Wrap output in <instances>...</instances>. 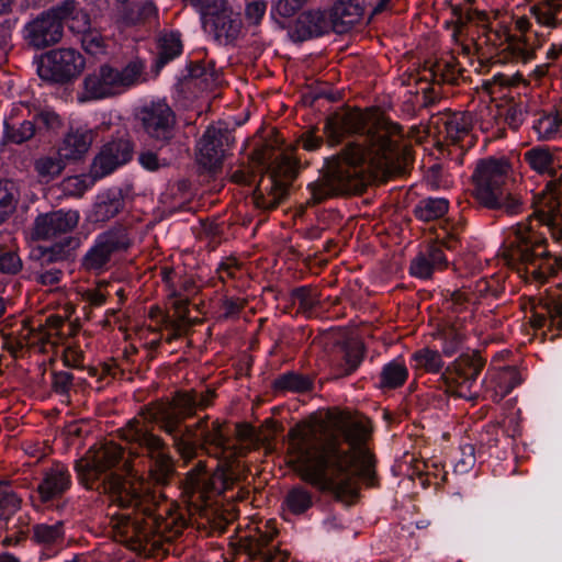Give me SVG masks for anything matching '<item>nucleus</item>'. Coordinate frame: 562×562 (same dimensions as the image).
<instances>
[{
	"label": "nucleus",
	"mask_w": 562,
	"mask_h": 562,
	"mask_svg": "<svg viewBox=\"0 0 562 562\" xmlns=\"http://www.w3.org/2000/svg\"><path fill=\"white\" fill-rule=\"evenodd\" d=\"M157 15V8L151 1L128 7L124 10L123 19L127 24L145 23Z\"/></svg>",
	"instance_id": "43"
},
{
	"label": "nucleus",
	"mask_w": 562,
	"mask_h": 562,
	"mask_svg": "<svg viewBox=\"0 0 562 562\" xmlns=\"http://www.w3.org/2000/svg\"><path fill=\"white\" fill-rule=\"evenodd\" d=\"M71 486V475L63 464H55L43 473L37 485V493L42 503L60 498Z\"/></svg>",
	"instance_id": "23"
},
{
	"label": "nucleus",
	"mask_w": 562,
	"mask_h": 562,
	"mask_svg": "<svg viewBox=\"0 0 562 562\" xmlns=\"http://www.w3.org/2000/svg\"><path fill=\"white\" fill-rule=\"evenodd\" d=\"M363 13L364 9H362V7L336 1L329 14L331 20V30L338 34L348 32L362 19Z\"/></svg>",
	"instance_id": "28"
},
{
	"label": "nucleus",
	"mask_w": 562,
	"mask_h": 562,
	"mask_svg": "<svg viewBox=\"0 0 562 562\" xmlns=\"http://www.w3.org/2000/svg\"><path fill=\"white\" fill-rule=\"evenodd\" d=\"M412 159L402 127L386 120L379 121L347 145L340 154L326 161L317 180L310 183L307 205L328 198L360 193L373 180L403 175Z\"/></svg>",
	"instance_id": "3"
},
{
	"label": "nucleus",
	"mask_w": 562,
	"mask_h": 562,
	"mask_svg": "<svg viewBox=\"0 0 562 562\" xmlns=\"http://www.w3.org/2000/svg\"><path fill=\"white\" fill-rule=\"evenodd\" d=\"M182 52L180 35L173 32L162 34L158 40L156 69H161L167 63L178 57Z\"/></svg>",
	"instance_id": "33"
},
{
	"label": "nucleus",
	"mask_w": 562,
	"mask_h": 562,
	"mask_svg": "<svg viewBox=\"0 0 562 562\" xmlns=\"http://www.w3.org/2000/svg\"><path fill=\"white\" fill-rule=\"evenodd\" d=\"M525 160L529 166L540 172H549L553 170L554 158L552 153L544 147H535L526 151L524 155Z\"/></svg>",
	"instance_id": "42"
},
{
	"label": "nucleus",
	"mask_w": 562,
	"mask_h": 562,
	"mask_svg": "<svg viewBox=\"0 0 562 562\" xmlns=\"http://www.w3.org/2000/svg\"><path fill=\"white\" fill-rule=\"evenodd\" d=\"M81 240L77 236H67L63 240L55 243L50 247L41 248L40 260L42 265H49L58 261L68 260L80 247Z\"/></svg>",
	"instance_id": "31"
},
{
	"label": "nucleus",
	"mask_w": 562,
	"mask_h": 562,
	"mask_svg": "<svg viewBox=\"0 0 562 562\" xmlns=\"http://www.w3.org/2000/svg\"><path fill=\"white\" fill-rule=\"evenodd\" d=\"M93 140L91 131L69 132L58 149V155L66 160L80 159L90 148Z\"/></svg>",
	"instance_id": "29"
},
{
	"label": "nucleus",
	"mask_w": 562,
	"mask_h": 562,
	"mask_svg": "<svg viewBox=\"0 0 562 562\" xmlns=\"http://www.w3.org/2000/svg\"><path fill=\"white\" fill-rule=\"evenodd\" d=\"M341 349L344 351V364H341V371L336 374V378L351 374L363 359V347L359 342L344 344Z\"/></svg>",
	"instance_id": "41"
},
{
	"label": "nucleus",
	"mask_w": 562,
	"mask_h": 562,
	"mask_svg": "<svg viewBox=\"0 0 562 562\" xmlns=\"http://www.w3.org/2000/svg\"><path fill=\"white\" fill-rule=\"evenodd\" d=\"M145 70V64L139 58H134L127 65L119 70L117 83L120 90L136 85Z\"/></svg>",
	"instance_id": "47"
},
{
	"label": "nucleus",
	"mask_w": 562,
	"mask_h": 562,
	"mask_svg": "<svg viewBox=\"0 0 562 562\" xmlns=\"http://www.w3.org/2000/svg\"><path fill=\"white\" fill-rule=\"evenodd\" d=\"M22 268L20 257L13 251L0 252V272L18 273Z\"/></svg>",
	"instance_id": "61"
},
{
	"label": "nucleus",
	"mask_w": 562,
	"mask_h": 562,
	"mask_svg": "<svg viewBox=\"0 0 562 562\" xmlns=\"http://www.w3.org/2000/svg\"><path fill=\"white\" fill-rule=\"evenodd\" d=\"M144 132L158 149L170 146L177 137V116L166 102H151L139 112Z\"/></svg>",
	"instance_id": "12"
},
{
	"label": "nucleus",
	"mask_w": 562,
	"mask_h": 562,
	"mask_svg": "<svg viewBox=\"0 0 562 562\" xmlns=\"http://www.w3.org/2000/svg\"><path fill=\"white\" fill-rule=\"evenodd\" d=\"M449 209V203L446 199H424L415 206V216L424 222L435 221L443 216Z\"/></svg>",
	"instance_id": "37"
},
{
	"label": "nucleus",
	"mask_w": 562,
	"mask_h": 562,
	"mask_svg": "<svg viewBox=\"0 0 562 562\" xmlns=\"http://www.w3.org/2000/svg\"><path fill=\"white\" fill-rule=\"evenodd\" d=\"M247 301L240 297H225L222 302L221 310L223 311L224 318H232L237 316L240 311L246 306Z\"/></svg>",
	"instance_id": "64"
},
{
	"label": "nucleus",
	"mask_w": 562,
	"mask_h": 562,
	"mask_svg": "<svg viewBox=\"0 0 562 562\" xmlns=\"http://www.w3.org/2000/svg\"><path fill=\"white\" fill-rule=\"evenodd\" d=\"M526 113H527V103L521 100L518 102L510 100L505 105V112H504L505 121L507 122V124L510 127H513L515 130H517L522 124Z\"/></svg>",
	"instance_id": "54"
},
{
	"label": "nucleus",
	"mask_w": 562,
	"mask_h": 562,
	"mask_svg": "<svg viewBox=\"0 0 562 562\" xmlns=\"http://www.w3.org/2000/svg\"><path fill=\"white\" fill-rule=\"evenodd\" d=\"M515 236L516 239L505 252V257L522 265L525 272L533 280L543 283L549 277L562 270V257L551 256L547 239L530 224H518Z\"/></svg>",
	"instance_id": "8"
},
{
	"label": "nucleus",
	"mask_w": 562,
	"mask_h": 562,
	"mask_svg": "<svg viewBox=\"0 0 562 562\" xmlns=\"http://www.w3.org/2000/svg\"><path fill=\"white\" fill-rule=\"evenodd\" d=\"M138 162L150 172L169 166L168 159L160 157L157 151L151 149H143L138 155Z\"/></svg>",
	"instance_id": "56"
},
{
	"label": "nucleus",
	"mask_w": 562,
	"mask_h": 562,
	"mask_svg": "<svg viewBox=\"0 0 562 562\" xmlns=\"http://www.w3.org/2000/svg\"><path fill=\"white\" fill-rule=\"evenodd\" d=\"M64 524L57 521L54 525L36 524L32 527V539L43 546L52 547L64 540Z\"/></svg>",
	"instance_id": "35"
},
{
	"label": "nucleus",
	"mask_w": 562,
	"mask_h": 562,
	"mask_svg": "<svg viewBox=\"0 0 562 562\" xmlns=\"http://www.w3.org/2000/svg\"><path fill=\"white\" fill-rule=\"evenodd\" d=\"M85 68L83 56L72 48H61L49 52L38 68L42 78L54 82H66Z\"/></svg>",
	"instance_id": "14"
},
{
	"label": "nucleus",
	"mask_w": 562,
	"mask_h": 562,
	"mask_svg": "<svg viewBox=\"0 0 562 562\" xmlns=\"http://www.w3.org/2000/svg\"><path fill=\"white\" fill-rule=\"evenodd\" d=\"M82 48L91 55H99L105 52V41L95 31H89L81 36Z\"/></svg>",
	"instance_id": "57"
},
{
	"label": "nucleus",
	"mask_w": 562,
	"mask_h": 562,
	"mask_svg": "<svg viewBox=\"0 0 562 562\" xmlns=\"http://www.w3.org/2000/svg\"><path fill=\"white\" fill-rule=\"evenodd\" d=\"M484 364V360L476 353L462 355L452 367L446 369L441 379L451 393L459 397L474 400L479 396L481 385L477 376Z\"/></svg>",
	"instance_id": "10"
},
{
	"label": "nucleus",
	"mask_w": 562,
	"mask_h": 562,
	"mask_svg": "<svg viewBox=\"0 0 562 562\" xmlns=\"http://www.w3.org/2000/svg\"><path fill=\"white\" fill-rule=\"evenodd\" d=\"M413 360L416 362L417 368L428 373H438L443 367L440 353L429 348H423L414 352Z\"/></svg>",
	"instance_id": "46"
},
{
	"label": "nucleus",
	"mask_w": 562,
	"mask_h": 562,
	"mask_svg": "<svg viewBox=\"0 0 562 562\" xmlns=\"http://www.w3.org/2000/svg\"><path fill=\"white\" fill-rule=\"evenodd\" d=\"M267 10V2L255 0L249 2L245 9L246 21L251 25H258Z\"/></svg>",
	"instance_id": "60"
},
{
	"label": "nucleus",
	"mask_w": 562,
	"mask_h": 562,
	"mask_svg": "<svg viewBox=\"0 0 562 562\" xmlns=\"http://www.w3.org/2000/svg\"><path fill=\"white\" fill-rule=\"evenodd\" d=\"M367 128V121L360 111H350L344 115L328 119L325 125L330 143H339L344 133H362Z\"/></svg>",
	"instance_id": "24"
},
{
	"label": "nucleus",
	"mask_w": 562,
	"mask_h": 562,
	"mask_svg": "<svg viewBox=\"0 0 562 562\" xmlns=\"http://www.w3.org/2000/svg\"><path fill=\"white\" fill-rule=\"evenodd\" d=\"M123 460V449L113 443L109 442L100 447L90 448L86 454L80 458L75 465L80 482L87 488H93L94 483L104 475L101 486L104 490L105 481L111 475H117L127 482H134L126 475L119 472ZM122 470L128 471L127 463L122 464Z\"/></svg>",
	"instance_id": "9"
},
{
	"label": "nucleus",
	"mask_w": 562,
	"mask_h": 562,
	"mask_svg": "<svg viewBox=\"0 0 562 562\" xmlns=\"http://www.w3.org/2000/svg\"><path fill=\"white\" fill-rule=\"evenodd\" d=\"M448 266V260L440 245H429L424 252H420L411 262L409 271L414 277L427 279Z\"/></svg>",
	"instance_id": "25"
},
{
	"label": "nucleus",
	"mask_w": 562,
	"mask_h": 562,
	"mask_svg": "<svg viewBox=\"0 0 562 562\" xmlns=\"http://www.w3.org/2000/svg\"><path fill=\"white\" fill-rule=\"evenodd\" d=\"M522 76L516 74H496L492 79L483 82L482 88L490 94L497 92V89L515 87L522 81Z\"/></svg>",
	"instance_id": "51"
},
{
	"label": "nucleus",
	"mask_w": 562,
	"mask_h": 562,
	"mask_svg": "<svg viewBox=\"0 0 562 562\" xmlns=\"http://www.w3.org/2000/svg\"><path fill=\"white\" fill-rule=\"evenodd\" d=\"M189 76L199 80L204 89H210L218 81L220 74L213 63L194 61L189 66Z\"/></svg>",
	"instance_id": "40"
},
{
	"label": "nucleus",
	"mask_w": 562,
	"mask_h": 562,
	"mask_svg": "<svg viewBox=\"0 0 562 562\" xmlns=\"http://www.w3.org/2000/svg\"><path fill=\"white\" fill-rule=\"evenodd\" d=\"M380 376L381 389H397L406 382L408 371L403 363L392 361L383 367Z\"/></svg>",
	"instance_id": "39"
},
{
	"label": "nucleus",
	"mask_w": 562,
	"mask_h": 562,
	"mask_svg": "<svg viewBox=\"0 0 562 562\" xmlns=\"http://www.w3.org/2000/svg\"><path fill=\"white\" fill-rule=\"evenodd\" d=\"M35 123L31 121H24L20 124L19 127L14 125L5 124V137L14 144H22L30 138H32L35 134Z\"/></svg>",
	"instance_id": "52"
},
{
	"label": "nucleus",
	"mask_w": 562,
	"mask_h": 562,
	"mask_svg": "<svg viewBox=\"0 0 562 562\" xmlns=\"http://www.w3.org/2000/svg\"><path fill=\"white\" fill-rule=\"evenodd\" d=\"M473 196L488 210L517 214L522 205L515 191L516 182L510 162L505 158L488 157L476 162L472 175Z\"/></svg>",
	"instance_id": "5"
},
{
	"label": "nucleus",
	"mask_w": 562,
	"mask_h": 562,
	"mask_svg": "<svg viewBox=\"0 0 562 562\" xmlns=\"http://www.w3.org/2000/svg\"><path fill=\"white\" fill-rule=\"evenodd\" d=\"M61 191L66 195L81 196L88 189L87 182L79 176L68 177L60 183Z\"/></svg>",
	"instance_id": "59"
},
{
	"label": "nucleus",
	"mask_w": 562,
	"mask_h": 562,
	"mask_svg": "<svg viewBox=\"0 0 562 562\" xmlns=\"http://www.w3.org/2000/svg\"><path fill=\"white\" fill-rule=\"evenodd\" d=\"M201 7L205 24H210L215 38L231 43L238 37L243 22L227 0H193Z\"/></svg>",
	"instance_id": "13"
},
{
	"label": "nucleus",
	"mask_w": 562,
	"mask_h": 562,
	"mask_svg": "<svg viewBox=\"0 0 562 562\" xmlns=\"http://www.w3.org/2000/svg\"><path fill=\"white\" fill-rule=\"evenodd\" d=\"M134 146L127 138H119L102 146L91 165V176L103 178L132 159Z\"/></svg>",
	"instance_id": "17"
},
{
	"label": "nucleus",
	"mask_w": 562,
	"mask_h": 562,
	"mask_svg": "<svg viewBox=\"0 0 562 562\" xmlns=\"http://www.w3.org/2000/svg\"><path fill=\"white\" fill-rule=\"evenodd\" d=\"M74 382V375L70 372H53L52 387L54 392L66 395L70 391Z\"/></svg>",
	"instance_id": "62"
},
{
	"label": "nucleus",
	"mask_w": 562,
	"mask_h": 562,
	"mask_svg": "<svg viewBox=\"0 0 562 562\" xmlns=\"http://www.w3.org/2000/svg\"><path fill=\"white\" fill-rule=\"evenodd\" d=\"M319 294L316 288L300 286L292 291L294 303L299 304V311L303 313L311 312L319 303Z\"/></svg>",
	"instance_id": "49"
},
{
	"label": "nucleus",
	"mask_w": 562,
	"mask_h": 562,
	"mask_svg": "<svg viewBox=\"0 0 562 562\" xmlns=\"http://www.w3.org/2000/svg\"><path fill=\"white\" fill-rule=\"evenodd\" d=\"M438 124H441L446 138L452 143H458L468 136L472 130L473 121L469 112H454L445 114Z\"/></svg>",
	"instance_id": "30"
},
{
	"label": "nucleus",
	"mask_w": 562,
	"mask_h": 562,
	"mask_svg": "<svg viewBox=\"0 0 562 562\" xmlns=\"http://www.w3.org/2000/svg\"><path fill=\"white\" fill-rule=\"evenodd\" d=\"M214 398L215 391L212 389L177 392L171 401L153 402L144 406L139 414L144 422L157 424L160 430L170 436L173 448L182 459L191 460L198 457L199 451H204L221 460L213 473L207 472L205 461H199L182 481V497L195 510L204 509L234 485L236 474L233 463L248 451L247 447L235 443L227 436L225 424L218 419L210 422V417L204 416L192 425L182 426L198 409L211 406Z\"/></svg>",
	"instance_id": "1"
},
{
	"label": "nucleus",
	"mask_w": 562,
	"mask_h": 562,
	"mask_svg": "<svg viewBox=\"0 0 562 562\" xmlns=\"http://www.w3.org/2000/svg\"><path fill=\"white\" fill-rule=\"evenodd\" d=\"M104 493L120 507L134 508L145 516L138 520L130 515H116L110 520L114 540L137 553H148L147 544L155 535L171 541L188 525L179 507L168 505L162 493L142 482H127L113 474L105 481Z\"/></svg>",
	"instance_id": "4"
},
{
	"label": "nucleus",
	"mask_w": 562,
	"mask_h": 562,
	"mask_svg": "<svg viewBox=\"0 0 562 562\" xmlns=\"http://www.w3.org/2000/svg\"><path fill=\"white\" fill-rule=\"evenodd\" d=\"M272 539L273 533L256 530L255 533L240 538L239 547L251 560L284 562L286 555L270 547Z\"/></svg>",
	"instance_id": "21"
},
{
	"label": "nucleus",
	"mask_w": 562,
	"mask_h": 562,
	"mask_svg": "<svg viewBox=\"0 0 562 562\" xmlns=\"http://www.w3.org/2000/svg\"><path fill=\"white\" fill-rule=\"evenodd\" d=\"M131 244L128 227L123 224L114 225L98 236L94 245L83 256L81 266L90 272L106 270L112 256L125 251Z\"/></svg>",
	"instance_id": "11"
},
{
	"label": "nucleus",
	"mask_w": 562,
	"mask_h": 562,
	"mask_svg": "<svg viewBox=\"0 0 562 562\" xmlns=\"http://www.w3.org/2000/svg\"><path fill=\"white\" fill-rule=\"evenodd\" d=\"M80 215L76 210H56L38 214L32 226L34 240H49L71 233L79 224Z\"/></svg>",
	"instance_id": "16"
},
{
	"label": "nucleus",
	"mask_w": 562,
	"mask_h": 562,
	"mask_svg": "<svg viewBox=\"0 0 562 562\" xmlns=\"http://www.w3.org/2000/svg\"><path fill=\"white\" fill-rule=\"evenodd\" d=\"M452 14L456 18V23L458 26L467 25L468 23H476L482 27H486L487 15L483 11H479L475 9L467 8L463 9L460 5L452 7Z\"/></svg>",
	"instance_id": "50"
},
{
	"label": "nucleus",
	"mask_w": 562,
	"mask_h": 562,
	"mask_svg": "<svg viewBox=\"0 0 562 562\" xmlns=\"http://www.w3.org/2000/svg\"><path fill=\"white\" fill-rule=\"evenodd\" d=\"M560 196H562V173L558 178L550 180L546 186V190L535 196V215L541 223L548 226L557 225L558 198ZM552 236L558 240H562V226L560 228L553 227Z\"/></svg>",
	"instance_id": "18"
},
{
	"label": "nucleus",
	"mask_w": 562,
	"mask_h": 562,
	"mask_svg": "<svg viewBox=\"0 0 562 562\" xmlns=\"http://www.w3.org/2000/svg\"><path fill=\"white\" fill-rule=\"evenodd\" d=\"M561 12V4L553 0H543L530 8V14L543 26L557 27L559 25L558 15Z\"/></svg>",
	"instance_id": "38"
},
{
	"label": "nucleus",
	"mask_w": 562,
	"mask_h": 562,
	"mask_svg": "<svg viewBox=\"0 0 562 562\" xmlns=\"http://www.w3.org/2000/svg\"><path fill=\"white\" fill-rule=\"evenodd\" d=\"M234 137L225 127L209 126L198 142L196 161L205 170L214 172L222 167Z\"/></svg>",
	"instance_id": "15"
},
{
	"label": "nucleus",
	"mask_w": 562,
	"mask_h": 562,
	"mask_svg": "<svg viewBox=\"0 0 562 562\" xmlns=\"http://www.w3.org/2000/svg\"><path fill=\"white\" fill-rule=\"evenodd\" d=\"M308 0H277L272 7V15L293 16Z\"/></svg>",
	"instance_id": "58"
},
{
	"label": "nucleus",
	"mask_w": 562,
	"mask_h": 562,
	"mask_svg": "<svg viewBox=\"0 0 562 562\" xmlns=\"http://www.w3.org/2000/svg\"><path fill=\"white\" fill-rule=\"evenodd\" d=\"M369 437V429L351 419L296 424L288 434L289 463L302 481L351 504L359 494L358 479L370 484L374 479V458L366 446Z\"/></svg>",
	"instance_id": "2"
},
{
	"label": "nucleus",
	"mask_w": 562,
	"mask_h": 562,
	"mask_svg": "<svg viewBox=\"0 0 562 562\" xmlns=\"http://www.w3.org/2000/svg\"><path fill=\"white\" fill-rule=\"evenodd\" d=\"M252 158L267 170L254 191V203L258 209L273 210L288 196L289 187L297 175V160L291 154L268 146L254 150Z\"/></svg>",
	"instance_id": "7"
},
{
	"label": "nucleus",
	"mask_w": 562,
	"mask_h": 562,
	"mask_svg": "<svg viewBox=\"0 0 562 562\" xmlns=\"http://www.w3.org/2000/svg\"><path fill=\"white\" fill-rule=\"evenodd\" d=\"M539 306L544 313H535L530 319L533 328H541L549 322L550 328H557L562 331V302L561 301H546L540 303Z\"/></svg>",
	"instance_id": "32"
},
{
	"label": "nucleus",
	"mask_w": 562,
	"mask_h": 562,
	"mask_svg": "<svg viewBox=\"0 0 562 562\" xmlns=\"http://www.w3.org/2000/svg\"><path fill=\"white\" fill-rule=\"evenodd\" d=\"M76 11V2L75 0H65L60 4L49 9L46 11V14H49L50 18L57 19L60 24L69 18H72Z\"/></svg>",
	"instance_id": "63"
},
{
	"label": "nucleus",
	"mask_w": 562,
	"mask_h": 562,
	"mask_svg": "<svg viewBox=\"0 0 562 562\" xmlns=\"http://www.w3.org/2000/svg\"><path fill=\"white\" fill-rule=\"evenodd\" d=\"M273 387L278 391L306 392L312 387V382L302 374L289 372L279 376Z\"/></svg>",
	"instance_id": "45"
},
{
	"label": "nucleus",
	"mask_w": 562,
	"mask_h": 562,
	"mask_svg": "<svg viewBox=\"0 0 562 562\" xmlns=\"http://www.w3.org/2000/svg\"><path fill=\"white\" fill-rule=\"evenodd\" d=\"M425 75L418 77L416 75L409 76V80H414L416 83L423 81H430L434 85H456L459 79L460 70L451 58V60H439L432 64L428 69H424Z\"/></svg>",
	"instance_id": "27"
},
{
	"label": "nucleus",
	"mask_w": 562,
	"mask_h": 562,
	"mask_svg": "<svg viewBox=\"0 0 562 562\" xmlns=\"http://www.w3.org/2000/svg\"><path fill=\"white\" fill-rule=\"evenodd\" d=\"M119 72L110 65H101L89 72L83 80V98L97 100L115 95L121 92L117 83Z\"/></svg>",
	"instance_id": "19"
},
{
	"label": "nucleus",
	"mask_w": 562,
	"mask_h": 562,
	"mask_svg": "<svg viewBox=\"0 0 562 562\" xmlns=\"http://www.w3.org/2000/svg\"><path fill=\"white\" fill-rule=\"evenodd\" d=\"M63 24L57 19L43 12L25 26V37L29 44L42 49L58 43L63 37Z\"/></svg>",
	"instance_id": "20"
},
{
	"label": "nucleus",
	"mask_w": 562,
	"mask_h": 562,
	"mask_svg": "<svg viewBox=\"0 0 562 562\" xmlns=\"http://www.w3.org/2000/svg\"><path fill=\"white\" fill-rule=\"evenodd\" d=\"M21 499L14 494L9 483L0 482V518L19 509Z\"/></svg>",
	"instance_id": "53"
},
{
	"label": "nucleus",
	"mask_w": 562,
	"mask_h": 562,
	"mask_svg": "<svg viewBox=\"0 0 562 562\" xmlns=\"http://www.w3.org/2000/svg\"><path fill=\"white\" fill-rule=\"evenodd\" d=\"M439 338L442 339V352L446 356L454 355L462 341L463 335L457 330L454 327H446L439 333Z\"/></svg>",
	"instance_id": "55"
},
{
	"label": "nucleus",
	"mask_w": 562,
	"mask_h": 562,
	"mask_svg": "<svg viewBox=\"0 0 562 562\" xmlns=\"http://www.w3.org/2000/svg\"><path fill=\"white\" fill-rule=\"evenodd\" d=\"M65 168L64 158L57 157H41L35 161V170L38 176L48 182L58 177Z\"/></svg>",
	"instance_id": "48"
},
{
	"label": "nucleus",
	"mask_w": 562,
	"mask_h": 562,
	"mask_svg": "<svg viewBox=\"0 0 562 562\" xmlns=\"http://www.w3.org/2000/svg\"><path fill=\"white\" fill-rule=\"evenodd\" d=\"M331 30L330 16L322 10H307L302 12L291 31L294 41L303 42L321 36Z\"/></svg>",
	"instance_id": "22"
},
{
	"label": "nucleus",
	"mask_w": 562,
	"mask_h": 562,
	"mask_svg": "<svg viewBox=\"0 0 562 562\" xmlns=\"http://www.w3.org/2000/svg\"><path fill=\"white\" fill-rule=\"evenodd\" d=\"M540 139H551L562 131V111L543 112L533 124Z\"/></svg>",
	"instance_id": "36"
},
{
	"label": "nucleus",
	"mask_w": 562,
	"mask_h": 562,
	"mask_svg": "<svg viewBox=\"0 0 562 562\" xmlns=\"http://www.w3.org/2000/svg\"><path fill=\"white\" fill-rule=\"evenodd\" d=\"M283 505L293 515H302L313 506V494L302 485L290 488Z\"/></svg>",
	"instance_id": "34"
},
{
	"label": "nucleus",
	"mask_w": 562,
	"mask_h": 562,
	"mask_svg": "<svg viewBox=\"0 0 562 562\" xmlns=\"http://www.w3.org/2000/svg\"><path fill=\"white\" fill-rule=\"evenodd\" d=\"M125 209V199L121 191H109L98 196L90 213L93 223H106Z\"/></svg>",
	"instance_id": "26"
},
{
	"label": "nucleus",
	"mask_w": 562,
	"mask_h": 562,
	"mask_svg": "<svg viewBox=\"0 0 562 562\" xmlns=\"http://www.w3.org/2000/svg\"><path fill=\"white\" fill-rule=\"evenodd\" d=\"M123 438L132 445L131 453L145 458L147 461V481L133 480L144 483L150 490V483L167 486L176 476V461L169 452L167 443L139 419H133L122 429Z\"/></svg>",
	"instance_id": "6"
},
{
	"label": "nucleus",
	"mask_w": 562,
	"mask_h": 562,
	"mask_svg": "<svg viewBox=\"0 0 562 562\" xmlns=\"http://www.w3.org/2000/svg\"><path fill=\"white\" fill-rule=\"evenodd\" d=\"M18 194L11 181H0V224L15 211Z\"/></svg>",
	"instance_id": "44"
}]
</instances>
